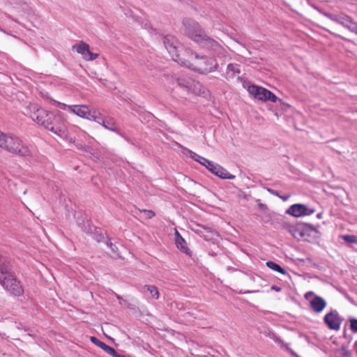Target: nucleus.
Instances as JSON below:
<instances>
[{
	"instance_id": "0eeeda50",
	"label": "nucleus",
	"mask_w": 357,
	"mask_h": 357,
	"mask_svg": "<svg viewBox=\"0 0 357 357\" xmlns=\"http://www.w3.org/2000/svg\"><path fill=\"white\" fill-rule=\"evenodd\" d=\"M248 91L250 95L254 96L255 98L261 101L276 102L278 99V97L269 90L255 84L250 85L248 87Z\"/></svg>"
},
{
	"instance_id": "20e7f679",
	"label": "nucleus",
	"mask_w": 357,
	"mask_h": 357,
	"mask_svg": "<svg viewBox=\"0 0 357 357\" xmlns=\"http://www.w3.org/2000/svg\"><path fill=\"white\" fill-rule=\"evenodd\" d=\"M163 43L174 61L181 65L188 64L185 55L189 54V52L187 50L183 51L182 45L174 36L167 35L165 36Z\"/></svg>"
},
{
	"instance_id": "cd10ccee",
	"label": "nucleus",
	"mask_w": 357,
	"mask_h": 357,
	"mask_svg": "<svg viewBox=\"0 0 357 357\" xmlns=\"http://www.w3.org/2000/svg\"><path fill=\"white\" fill-rule=\"evenodd\" d=\"M267 336H268L270 338L273 340L275 342H278L280 344L281 347H283L284 343L282 340H281L279 337H278L274 333L268 332L266 334Z\"/></svg>"
},
{
	"instance_id": "1a4fd4ad",
	"label": "nucleus",
	"mask_w": 357,
	"mask_h": 357,
	"mask_svg": "<svg viewBox=\"0 0 357 357\" xmlns=\"http://www.w3.org/2000/svg\"><path fill=\"white\" fill-rule=\"evenodd\" d=\"M203 162L199 161V163L206 167L212 174L224 179H234L235 176L231 174L226 169L220 165L215 163L212 161L207 160L205 158H201Z\"/></svg>"
},
{
	"instance_id": "6e6552de",
	"label": "nucleus",
	"mask_w": 357,
	"mask_h": 357,
	"mask_svg": "<svg viewBox=\"0 0 357 357\" xmlns=\"http://www.w3.org/2000/svg\"><path fill=\"white\" fill-rule=\"evenodd\" d=\"M178 85L185 89L188 92L195 95H202L204 93V89L202 84L190 77H179L176 79Z\"/></svg>"
},
{
	"instance_id": "9d476101",
	"label": "nucleus",
	"mask_w": 357,
	"mask_h": 357,
	"mask_svg": "<svg viewBox=\"0 0 357 357\" xmlns=\"http://www.w3.org/2000/svg\"><path fill=\"white\" fill-rule=\"evenodd\" d=\"M183 24L185 27V33L195 43L196 36H202L204 33L200 25L190 18L183 19Z\"/></svg>"
},
{
	"instance_id": "ddd939ff",
	"label": "nucleus",
	"mask_w": 357,
	"mask_h": 357,
	"mask_svg": "<svg viewBox=\"0 0 357 357\" xmlns=\"http://www.w3.org/2000/svg\"><path fill=\"white\" fill-rule=\"evenodd\" d=\"M314 209L309 208L306 205L295 204L291 205L286 211L289 215L298 218L303 215H309L314 213Z\"/></svg>"
},
{
	"instance_id": "bb28decb",
	"label": "nucleus",
	"mask_w": 357,
	"mask_h": 357,
	"mask_svg": "<svg viewBox=\"0 0 357 357\" xmlns=\"http://www.w3.org/2000/svg\"><path fill=\"white\" fill-rule=\"evenodd\" d=\"M340 238L348 243H357V237L354 235H342Z\"/></svg>"
},
{
	"instance_id": "72a5a7b5",
	"label": "nucleus",
	"mask_w": 357,
	"mask_h": 357,
	"mask_svg": "<svg viewBox=\"0 0 357 357\" xmlns=\"http://www.w3.org/2000/svg\"><path fill=\"white\" fill-rule=\"evenodd\" d=\"M113 351L114 352L108 353V354L112 356L113 357H124L123 356L119 354L114 349Z\"/></svg>"
},
{
	"instance_id": "412c9836",
	"label": "nucleus",
	"mask_w": 357,
	"mask_h": 357,
	"mask_svg": "<svg viewBox=\"0 0 357 357\" xmlns=\"http://www.w3.org/2000/svg\"><path fill=\"white\" fill-rule=\"evenodd\" d=\"M91 341L96 344V346L99 347L102 349H103L106 353H111L113 351V348L107 345L105 343L101 342L98 338H96L94 336L91 337L90 338Z\"/></svg>"
},
{
	"instance_id": "4be33fe9",
	"label": "nucleus",
	"mask_w": 357,
	"mask_h": 357,
	"mask_svg": "<svg viewBox=\"0 0 357 357\" xmlns=\"http://www.w3.org/2000/svg\"><path fill=\"white\" fill-rule=\"evenodd\" d=\"M100 125H102L104 128H105L107 130H109L112 131L116 130V123L112 118L104 117Z\"/></svg>"
},
{
	"instance_id": "c9c22d12",
	"label": "nucleus",
	"mask_w": 357,
	"mask_h": 357,
	"mask_svg": "<svg viewBox=\"0 0 357 357\" xmlns=\"http://www.w3.org/2000/svg\"><path fill=\"white\" fill-rule=\"evenodd\" d=\"M183 237L181 236L179 232L177 231L176 229H175V241L176 240H180V238H182Z\"/></svg>"
},
{
	"instance_id": "e433bc0d",
	"label": "nucleus",
	"mask_w": 357,
	"mask_h": 357,
	"mask_svg": "<svg viewBox=\"0 0 357 357\" xmlns=\"http://www.w3.org/2000/svg\"><path fill=\"white\" fill-rule=\"evenodd\" d=\"M56 105L59 106L61 109H65L66 107H68L66 105L61 102H56Z\"/></svg>"
},
{
	"instance_id": "7c9ffc66",
	"label": "nucleus",
	"mask_w": 357,
	"mask_h": 357,
	"mask_svg": "<svg viewBox=\"0 0 357 357\" xmlns=\"http://www.w3.org/2000/svg\"><path fill=\"white\" fill-rule=\"evenodd\" d=\"M341 351L343 356L346 357H349L351 356V352L347 349L346 347H342Z\"/></svg>"
},
{
	"instance_id": "a19ab883",
	"label": "nucleus",
	"mask_w": 357,
	"mask_h": 357,
	"mask_svg": "<svg viewBox=\"0 0 357 357\" xmlns=\"http://www.w3.org/2000/svg\"><path fill=\"white\" fill-rule=\"evenodd\" d=\"M287 198H288V197H282V199H283L284 201H286V200L287 199Z\"/></svg>"
},
{
	"instance_id": "2f4dec72",
	"label": "nucleus",
	"mask_w": 357,
	"mask_h": 357,
	"mask_svg": "<svg viewBox=\"0 0 357 357\" xmlns=\"http://www.w3.org/2000/svg\"><path fill=\"white\" fill-rule=\"evenodd\" d=\"M191 154H192V155H191V158H192L194 160H195V161H197V162H199V161L203 162V160H202V158H202V156H199V155H197V154H196L195 153H193V152H191Z\"/></svg>"
},
{
	"instance_id": "423d86ee",
	"label": "nucleus",
	"mask_w": 357,
	"mask_h": 357,
	"mask_svg": "<svg viewBox=\"0 0 357 357\" xmlns=\"http://www.w3.org/2000/svg\"><path fill=\"white\" fill-rule=\"evenodd\" d=\"M50 117L51 118L47 123L46 129L61 137H66L67 126L64 119L61 115H55L53 113Z\"/></svg>"
},
{
	"instance_id": "b1692460",
	"label": "nucleus",
	"mask_w": 357,
	"mask_h": 357,
	"mask_svg": "<svg viewBox=\"0 0 357 357\" xmlns=\"http://www.w3.org/2000/svg\"><path fill=\"white\" fill-rule=\"evenodd\" d=\"M144 289L149 291L152 298L155 299H158L159 298L160 294L155 286L153 285H144Z\"/></svg>"
},
{
	"instance_id": "39448f33",
	"label": "nucleus",
	"mask_w": 357,
	"mask_h": 357,
	"mask_svg": "<svg viewBox=\"0 0 357 357\" xmlns=\"http://www.w3.org/2000/svg\"><path fill=\"white\" fill-rule=\"evenodd\" d=\"M196 43L203 47L215 52L218 56L227 58L226 50L215 39L208 36L205 32L199 36H196Z\"/></svg>"
},
{
	"instance_id": "ea45409f",
	"label": "nucleus",
	"mask_w": 357,
	"mask_h": 357,
	"mask_svg": "<svg viewBox=\"0 0 357 357\" xmlns=\"http://www.w3.org/2000/svg\"><path fill=\"white\" fill-rule=\"evenodd\" d=\"M272 288H273V289L276 290V291H278V290H279V289H278V288H277V287H273Z\"/></svg>"
},
{
	"instance_id": "79ce46f5",
	"label": "nucleus",
	"mask_w": 357,
	"mask_h": 357,
	"mask_svg": "<svg viewBox=\"0 0 357 357\" xmlns=\"http://www.w3.org/2000/svg\"><path fill=\"white\" fill-rule=\"evenodd\" d=\"M310 228L312 230H314V227L312 226H310Z\"/></svg>"
},
{
	"instance_id": "f257e3e1",
	"label": "nucleus",
	"mask_w": 357,
	"mask_h": 357,
	"mask_svg": "<svg viewBox=\"0 0 357 357\" xmlns=\"http://www.w3.org/2000/svg\"><path fill=\"white\" fill-rule=\"evenodd\" d=\"M0 284L15 296H20L24 290L20 282L10 271L6 258L0 255Z\"/></svg>"
},
{
	"instance_id": "f03ea898",
	"label": "nucleus",
	"mask_w": 357,
	"mask_h": 357,
	"mask_svg": "<svg viewBox=\"0 0 357 357\" xmlns=\"http://www.w3.org/2000/svg\"><path fill=\"white\" fill-rule=\"evenodd\" d=\"M0 148L10 153L19 156H28L31 152L22 139L13 135H8L0 131Z\"/></svg>"
},
{
	"instance_id": "c756f323",
	"label": "nucleus",
	"mask_w": 357,
	"mask_h": 357,
	"mask_svg": "<svg viewBox=\"0 0 357 357\" xmlns=\"http://www.w3.org/2000/svg\"><path fill=\"white\" fill-rule=\"evenodd\" d=\"M141 212L144 213L145 218L146 219H151L155 216V213L151 210L144 209V210L141 211Z\"/></svg>"
},
{
	"instance_id": "58836bf2",
	"label": "nucleus",
	"mask_w": 357,
	"mask_h": 357,
	"mask_svg": "<svg viewBox=\"0 0 357 357\" xmlns=\"http://www.w3.org/2000/svg\"><path fill=\"white\" fill-rule=\"evenodd\" d=\"M103 84H104V85H105V86H107L108 88H109V89H112V90H113V89H114V88L112 87V85H107L105 83H103ZM114 89H116V88L114 87Z\"/></svg>"
},
{
	"instance_id": "c85d7f7f",
	"label": "nucleus",
	"mask_w": 357,
	"mask_h": 357,
	"mask_svg": "<svg viewBox=\"0 0 357 357\" xmlns=\"http://www.w3.org/2000/svg\"><path fill=\"white\" fill-rule=\"evenodd\" d=\"M349 321H350L351 330L354 333H357V319H354V318H351V319H350Z\"/></svg>"
},
{
	"instance_id": "aec40b11",
	"label": "nucleus",
	"mask_w": 357,
	"mask_h": 357,
	"mask_svg": "<svg viewBox=\"0 0 357 357\" xmlns=\"http://www.w3.org/2000/svg\"><path fill=\"white\" fill-rule=\"evenodd\" d=\"M175 244L176 245V248L178 250H180L181 252H182L183 253L185 254L189 257L192 256V252L188 248L187 243L183 238H180V240H176Z\"/></svg>"
},
{
	"instance_id": "37998d69",
	"label": "nucleus",
	"mask_w": 357,
	"mask_h": 357,
	"mask_svg": "<svg viewBox=\"0 0 357 357\" xmlns=\"http://www.w3.org/2000/svg\"><path fill=\"white\" fill-rule=\"evenodd\" d=\"M317 217H318L319 218H321V214H320V213H319V214H318V215H317Z\"/></svg>"
},
{
	"instance_id": "2eb2a0df",
	"label": "nucleus",
	"mask_w": 357,
	"mask_h": 357,
	"mask_svg": "<svg viewBox=\"0 0 357 357\" xmlns=\"http://www.w3.org/2000/svg\"><path fill=\"white\" fill-rule=\"evenodd\" d=\"M52 112H47L46 110L43 109H38L35 112L31 115L32 119L36 121L38 124L44 126L46 128L47 123H48L49 120L51 117Z\"/></svg>"
},
{
	"instance_id": "a211bd4d",
	"label": "nucleus",
	"mask_w": 357,
	"mask_h": 357,
	"mask_svg": "<svg viewBox=\"0 0 357 357\" xmlns=\"http://www.w3.org/2000/svg\"><path fill=\"white\" fill-rule=\"evenodd\" d=\"M288 231L293 237L298 240L304 238L305 236V233L302 225L289 226L288 227Z\"/></svg>"
},
{
	"instance_id": "6ab92c4d",
	"label": "nucleus",
	"mask_w": 357,
	"mask_h": 357,
	"mask_svg": "<svg viewBox=\"0 0 357 357\" xmlns=\"http://www.w3.org/2000/svg\"><path fill=\"white\" fill-rule=\"evenodd\" d=\"M197 233L206 241H211L217 236V232L215 230H212L209 228L204 227L202 229L197 231Z\"/></svg>"
},
{
	"instance_id": "9b49d317",
	"label": "nucleus",
	"mask_w": 357,
	"mask_h": 357,
	"mask_svg": "<svg viewBox=\"0 0 357 357\" xmlns=\"http://www.w3.org/2000/svg\"><path fill=\"white\" fill-rule=\"evenodd\" d=\"M343 319L336 310H332L324 317V321L328 328L333 331H339Z\"/></svg>"
},
{
	"instance_id": "473e14b6",
	"label": "nucleus",
	"mask_w": 357,
	"mask_h": 357,
	"mask_svg": "<svg viewBox=\"0 0 357 357\" xmlns=\"http://www.w3.org/2000/svg\"><path fill=\"white\" fill-rule=\"evenodd\" d=\"M107 245L110 248L111 250L114 253L116 252V249H117L116 246L115 245H114L110 241H108L107 242Z\"/></svg>"
},
{
	"instance_id": "a878e982",
	"label": "nucleus",
	"mask_w": 357,
	"mask_h": 357,
	"mask_svg": "<svg viewBox=\"0 0 357 357\" xmlns=\"http://www.w3.org/2000/svg\"><path fill=\"white\" fill-rule=\"evenodd\" d=\"M231 73V76H234L235 74H239L241 73L239 66L237 64L230 63L227 66V72L229 74Z\"/></svg>"
},
{
	"instance_id": "393cba45",
	"label": "nucleus",
	"mask_w": 357,
	"mask_h": 357,
	"mask_svg": "<svg viewBox=\"0 0 357 357\" xmlns=\"http://www.w3.org/2000/svg\"><path fill=\"white\" fill-rule=\"evenodd\" d=\"M266 266L273 270V271H278L282 274H285L286 273V271L284 268H282V267H280V265H278V264L273 262V261H267L266 262Z\"/></svg>"
},
{
	"instance_id": "f704fd0d",
	"label": "nucleus",
	"mask_w": 357,
	"mask_h": 357,
	"mask_svg": "<svg viewBox=\"0 0 357 357\" xmlns=\"http://www.w3.org/2000/svg\"><path fill=\"white\" fill-rule=\"evenodd\" d=\"M314 296V292L313 291H307L304 297L305 299L308 300L311 296Z\"/></svg>"
},
{
	"instance_id": "dca6fc26",
	"label": "nucleus",
	"mask_w": 357,
	"mask_h": 357,
	"mask_svg": "<svg viewBox=\"0 0 357 357\" xmlns=\"http://www.w3.org/2000/svg\"><path fill=\"white\" fill-rule=\"evenodd\" d=\"M310 308L316 313H320L326 306L325 300L319 296H314L310 302Z\"/></svg>"
},
{
	"instance_id": "4468645a",
	"label": "nucleus",
	"mask_w": 357,
	"mask_h": 357,
	"mask_svg": "<svg viewBox=\"0 0 357 357\" xmlns=\"http://www.w3.org/2000/svg\"><path fill=\"white\" fill-rule=\"evenodd\" d=\"M73 50L80 54L86 61H93L98 56V54L92 53L89 50V45L83 41L74 45Z\"/></svg>"
},
{
	"instance_id": "4c0bfd02",
	"label": "nucleus",
	"mask_w": 357,
	"mask_h": 357,
	"mask_svg": "<svg viewBox=\"0 0 357 357\" xmlns=\"http://www.w3.org/2000/svg\"><path fill=\"white\" fill-rule=\"evenodd\" d=\"M268 192H270L271 194H273V195H278V193H277L276 192H275L273 190H270V189H268Z\"/></svg>"
},
{
	"instance_id": "f3484780",
	"label": "nucleus",
	"mask_w": 357,
	"mask_h": 357,
	"mask_svg": "<svg viewBox=\"0 0 357 357\" xmlns=\"http://www.w3.org/2000/svg\"><path fill=\"white\" fill-rule=\"evenodd\" d=\"M70 111L77 116L88 119L91 110L85 105L68 106Z\"/></svg>"
},
{
	"instance_id": "f8f14e48",
	"label": "nucleus",
	"mask_w": 357,
	"mask_h": 357,
	"mask_svg": "<svg viewBox=\"0 0 357 357\" xmlns=\"http://www.w3.org/2000/svg\"><path fill=\"white\" fill-rule=\"evenodd\" d=\"M331 19L357 35V22H354L349 16L331 15Z\"/></svg>"
},
{
	"instance_id": "7ed1b4c3",
	"label": "nucleus",
	"mask_w": 357,
	"mask_h": 357,
	"mask_svg": "<svg viewBox=\"0 0 357 357\" xmlns=\"http://www.w3.org/2000/svg\"><path fill=\"white\" fill-rule=\"evenodd\" d=\"M188 64H183L202 73H208L217 70L218 67L216 60L211 57L199 56L196 53H190L189 59H186Z\"/></svg>"
},
{
	"instance_id": "5701e85b",
	"label": "nucleus",
	"mask_w": 357,
	"mask_h": 357,
	"mask_svg": "<svg viewBox=\"0 0 357 357\" xmlns=\"http://www.w3.org/2000/svg\"><path fill=\"white\" fill-rule=\"evenodd\" d=\"M103 119H104V116L102 115V114L100 112H98L97 110H93V111L91 110L90 115L88 117V120L96 121L99 124H101Z\"/></svg>"
}]
</instances>
